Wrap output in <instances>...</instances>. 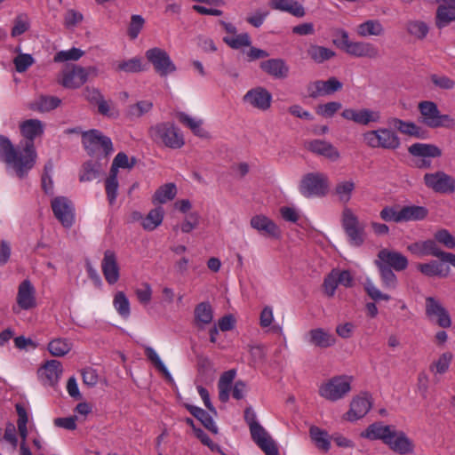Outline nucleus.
I'll return each instance as SVG.
<instances>
[{"label":"nucleus","mask_w":455,"mask_h":455,"mask_svg":"<svg viewBox=\"0 0 455 455\" xmlns=\"http://www.w3.org/2000/svg\"><path fill=\"white\" fill-rule=\"evenodd\" d=\"M37 154L31 142L26 147L14 148L4 136L0 135V160L12 168L19 178H23L31 170L36 161Z\"/></svg>","instance_id":"f257e3e1"},{"label":"nucleus","mask_w":455,"mask_h":455,"mask_svg":"<svg viewBox=\"0 0 455 455\" xmlns=\"http://www.w3.org/2000/svg\"><path fill=\"white\" fill-rule=\"evenodd\" d=\"M148 134L155 143L172 149L180 148L185 144L183 134L170 122H162L151 126Z\"/></svg>","instance_id":"f03ea898"},{"label":"nucleus","mask_w":455,"mask_h":455,"mask_svg":"<svg viewBox=\"0 0 455 455\" xmlns=\"http://www.w3.org/2000/svg\"><path fill=\"white\" fill-rule=\"evenodd\" d=\"M352 377L347 375L335 376L319 387V395L330 402H337L351 391Z\"/></svg>","instance_id":"7ed1b4c3"},{"label":"nucleus","mask_w":455,"mask_h":455,"mask_svg":"<svg viewBox=\"0 0 455 455\" xmlns=\"http://www.w3.org/2000/svg\"><path fill=\"white\" fill-rule=\"evenodd\" d=\"M340 48L348 55L355 58L377 59L379 57V51L372 43L366 41H352L349 39L346 30H340Z\"/></svg>","instance_id":"20e7f679"},{"label":"nucleus","mask_w":455,"mask_h":455,"mask_svg":"<svg viewBox=\"0 0 455 455\" xmlns=\"http://www.w3.org/2000/svg\"><path fill=\"white\" fill-rule=\"evenodd\" d=\"M363 142L371 148L396 149L400 140L396 133L387 128H379L363 133Z\"/></svg>","instance_id":"39448f33"},{"label":"nucleus","mask_w":455,"mask_h":455,"mask_svg":"<svg viewBox=\"0 0 455 455\" xmlns=\"http://www.w3.org/2000/svg\"><path fill=\"white\" fill-rule=\"evenodd\" d=\"M341 225L353 246H361L364 242V227L354 211L345 206L341 212Z\"/></svg>","instance_id":"423d86ee"},{"label":"nucleus","mask_w":455,"mask_h":455,"mask_svg":"<svg viewBox=\"0 0 455 455\" xmlns=\"http://www.w3.org/2000/svg\"><path fill=\"white\" fill-rule=\"evenodd\" d=\"M330 190L329 178L323 172H311L303 177L299 186L300 193L306 197H323Z\"/></svg>","instance_id":"0eeeda50"},{"label":"nucleus","mask_w":455,"mask_h":455,"mask_svg":"<svg viewBox=\"0 0 455 455\" xmlns=\"http://www.w3.org/2000/svg\"><path fill=\"white\" fill-rule=\"evenodd\" d=\"M419 110L422 116V122L430 128H451L455 122L449 115H442L437 105L429 100L419 103Z\"/></svg>","instance_id":"6e6552de"},{"label":"nucleus","mask_w":455,"mask_h":455,"mask_svg":"<svg viewBox=\"0 0 455 455\" xmlns=\"http://www.w3.org/2000/svg\"><path fill=\"white\" fill-rule=\"evenodd\" d=\"M36 307V288L29 279H25L18 286L16 305L12 307V312L19 314L21 310L30 311Z\"/></svg>","instance_id":"1a4fd4ad"},{"label":"nucleus","mask_w":455,"mask_h":455,"mask_svg":"<svg viewBox=\"0 0 455 455\" xmlns=\"http://www.w3.org/2000/svg\"><path fill=\"white\" fill-rule=\"evenodd\" d=\"M146 58L161 76H166L176 71V66L164 49L154 47L146 52Z\"/></svg>","instance_id":"9d476101"},{"label":"nucleus","mask_w":455,"mask_h":455,"mask_svg":"<svg viewBox=\"0 0 455 455\" xmlns=\"http://www.w3.org/2000/svg\"><path fill=\"white\" fill-rule=\"evenodd\" d=\"M424 183L436 193L450 194L455 191V179L443 171L426 173Z\"/></svg>","instance_id":"9b49d317"},{"label":"nucleus","mask_w":455,"mask_h":455,"mask_svg":"<svg viewBox=\"0 0 455 455\" xmlns=\"http://www.w3.org/2000/svg\"><path fill=\"white\" fill-rule=\"evenodd\" d=\"M426 315L431 322H435L442 328H449L451 319L449 312L435 297H427L425 301Z\"/></svg>","instance_id":"f8f14e48"},{"label":"nucleus","mask_w":455,"mask_h":455,"mask_svg":"<svg viewBox=\"0 0 455 455\" xmlns=\"http://www.w3.org/2000/svg\"><path fill=\"white\" fill-rule=\"evenodd\" d=\"M82 139L83 145L90 155L94 154L99 149H102L106 155L113 151L111 140L97 130L84 132Z\"/></svg>","instance_id":"ddd939ff"},{"label":"nucleus","mask_w":455,"mask_h":455,"mask_svg":"<svg viewBox=\"0 0 455 455\" xmlns=\"http://www.w3.org/2000/svg\"><path fill=\"white\" fill-rule=\"evenodd\" d=\"M51 206L55 218L65 228H70L75 220L74 205L72 202L65 196L54 197L51 202Z\"/></svg>","instance_id":"4468645a"},{"label":"nucleus","mask_w":455,"mask_h":455,"mask_svg":"<svg viewBox=\"0 0 455 455\" xmlns=\"http://www.w3.org/2000/svg\"><path fill=\"white\" fill-rule=\"evenodd\" d=\"M341 116L356 124L367 126L371 123H379L381 119L380 112L371 108H347L341 112Z\"/></svg>","instance_id":"2eb2a0df"},{"label":"nucleus","mask_w":455,"mask_h":455,"mask_svg":"<svg viewBox=\"0 0 455 455\" xmlns=\"http://www.w3.org/2000/svg\"><path fill=\"white\" fill-rule=\"evenodd\" d=\"M243 101L252 108L267 111L271 107L272 94L266 88L257 86L247 91Z\"/></svg>","instance_id":"dca6fc26"},{"label":"nucleus","mask_w":455,"mask_h":455,"mask_svg":"<svg viewBox=\"0 0 455 455\" xmlns=\"http://www.w3.org/2000/svg\"><path fill=\"white\" fill-rule=\"evenodd\" d=\"M88 75V70L83 67L66 68L60 75L58 82L65 88L76 89L86 83Z\"/></svg>","instance_id":"f3484780"},{"label":"nucleus","mask_w":455,"mask_h":455,"mask_svg":"<svg viewBox=\"0 0 455 455\" xmlns=\"http://www.w3.org/2000/svg\"><path fill=\"white\" fill-rule=\"evenodd\" d=\"M408 259L402 253L382 249L378 253V259L375 260L376 266H384L393 268L395 271H403L408 267Z\"/></svg>","instance_id":"a211bd4d"},{"label":"nucleus","mask_w":455,"mask_h":455,"mask_svg":"<svg viewBox=\"0 0 455 455\" xmlns=\"http://www.w3.org/2000/svg\"><path fill=\"white\" fill-rule=\"evenodd\" d=\"M342 83L336 77L331 76L328 80H316L307 84V91L311 98H318L333 94L342 89Z\"/></svg>","instance_id":"6ab92c4d"},{"label":"nucleus","mask_w":455,"mask_h":455,"mask_svg":"<svg viewBox=\"0 0 455 455\" xmlns=\"http://www.w3.org/2000/svg\"><path fill=\"white\" fill-rule=\"evenodd\" d=\"M20 131L26 139L25 141L20 143V147H26L28 142H31L33 148H36L34 140L44 134V124L38 119H28L20 124Z\"/></svg>","instance_id":"aec40b11"},{"label":"nucleus","mask_w":455,"mask_h":455,"mask_svg":"<svg viewBox=\"0 0 455 455\" xmlns=\"http://www.w3.org/2000/svg\"><path fill=\"white\" fill-rule=\"evenodd\" d=\"M252 440L266 453V455H278V449L267 434V432L259 424L250 428Z\"/></svg>","instance_id":"412c9836"},{"label":"nucleus","mask_w":455,"mask_h":455,"mask_svg":"<svg viewBox=\"0 0 455 455\" xmlns=\"http://www.w3.org/2000/svg\"><path fill=\"white\" fill-rule=\"evenodd\" d=\"M371 403L367 395H358L352 399L349 410L345 413L344 419L355 421L363 418L371 410Z\"/></svg>","instance_id":"4be33fe9"},{"label":"nucleus","mask_w":455,"mask_h":455,"mask_svg":"<svg viewBox=\"0 0 455 455\" xmlns=\"http://www.w3.org/2000/svg\"><path fill=\"white\" fill-rule=\"evenodd\" d=\"M386 444L395 452L404 455L411 453L414 449L412 442L407 437L404 432L393 429Z\"/></svg>","instance_id":"5701e85b"},{"label":"nucleus","mask_w":455,"mask_h":455,"mask_svg":"<svg viewBox=\"0 0 455 455\" xmlns=\"http://www.w3.org/2000/svg\"><path fill=\"white\" fill-rule=\"evenodd\" d=\"M307 148L314 154L322 156L332 162L339 159L340 154L331 143L322 140H312L306 144Z\"/></svg>","instance_id":"b1692460"},{"label":"nucleus","mask_w":455,"mask_h":455,"mask_svg":"<svg viewBox=\"0 0 455 455\" xmlns=\"http://www.w3.org/2000/svg\"><path fill=\"white\" fill-rule=\"evenodd\" d=\"M101 269L106 281L109 284H115L119 280V267L116 253L113 251L108 250L105 251L101 261Z\"/></svg>","instance_id":"393cba45"},{"label":"nucleus","mask_w":455,"mask_h":455,"mask_svg":"<svg viewBox=\"0 0 455 455\" xmlns=\"http://www.w3.org/2000/svg\"><path fill=\"white\" fill-rule=\"evenodd\" d=\"M62 373L61 363L57 360H51L38 370V377L45 386L56 384Z\"/></svg>","instance_id":"a878e982"},{"label":"nucleus","mask_w":455,"mask_h":455,"mask_svg":"<svg viewBox=\"0 0 455 455\" xmlns=\"http://www.w3.org/2000/svg\"><path fill=\"white\" fill-rule=\"evenodd\" d=\"M260 68L268 76L276 79H284L289 76L290 68L283 59H269L260 62Z\"/></svg>","instance_id":"bb28decb"},{"label":"nucleus","mask_w":455,"mask_h":455,"mask_svg":"<svg viewBox=\"0 0 455 455\" xmlns=\"http://www.w3.org/2000/svg\"><path fill=\"white\" fill-rule=\"evenodd\" d=\"M355 188L356 184L353 179H342L335 184L332 195L339 203L347 204L352 199Z\"/></svg>","instance_id":"cd10ccee"},{"label":"nucleus","mask_w":455,"mask_h":455,"mask_svg":"<svg viewBox=\"0 0 455 455\" xmlns=\"http://www.w3.org/2000/svg\"><path fill=\"white\" fill-rule=\"evenodd\" d=\"M251 227L263 235L279 237L280 231L275 223L265 215H255L251 219Z\"/></svg>","instance_id":"c85d7f7f"},{"label":"nucleus","mask_w":455,"mask_h":455,"mask_svg":"<svg viewBox=\"0 0 455 455\" xmlns=\"http://www.w3.org/2000/svg\"><path fill=\"white\" fill-rule=\"evenodd\" d=\"M308 341L315 347L327 348L336 344V338L323 328H315L308 331Z\"/></svg>","instance_id":"c756f323"},{"label":"nucleus","mask_w":455,"mask_h":455,"mask_svg":"<svg viewBox=\"0 0 455 455\" xmlns=\"http://www.w3.org/2000/svg\"><path fill=\"white\" fill-rule=\"evenodd\" d=\"M407 250L417 256L431 255L436 258H439L442 252L437 243L431 239L412 243L407 246Z\"/></svg>","instance_id":"7c9ffc66"},{"label":"nucleus","mask_w":455,"mask_h":455,"mask_svg":"<svg viewBox=\"0 0 455 455\" xmlns=\"http://www.w3.org/2000/svg\"><path fill=\"white\" fill-rule=\"evenodd\" d=\"M355 33L360 37H378L384 36L385 28L379 20L371 19L358 24L355 28Z\"/></svg>","instance_id":"2f4dec72"},{"label":"nucleus","mask_w":455,"mask_h":455,"mask_svg":"<svg viewBox=\"0 0 455 455\" xmlns=\"http://www.w3.org/2000/svg\"><path fill=\"white\" fill-rule=\"evenodd\" d=\"M269 6L274 10L288 12L298 18L306 14L304 7L294 0H270Z\"/></svg>","instance_id":"473e14b6"},{"label":"nucleus","mask_w":455,"mask_h":455,"mask_svg":"<svg viewBox=\"0 0 455 455\" xmlns=\"http://www.w3.org/2000/svg\"><path fill=\"white\" fill-rule=\"evenodd\" d=\"M195 325L198 329H204L213 320V310L209 302H201L194 310Z\"/></svg>","instance_id":"72a5a7b5"},{"label":"nucleus","mask_w":455,"mask_h":455,"mask_svg":"<svg viewBox=\"0 0 455 455\" xmlns=\"http://www.w3.org/2000/svg\"><path fill=\"white\" fill-rule=\"evenodd\" d=\"M394 427L391 426H385L382 423H373L362 433V436L370 440H382L384 443H386Z\"/></svg>","instance_id":"f704fd0d"},{"label":"nucleus","mask_w":455,"mask_h":455,"mask_svg":"<svg viewBox=\"0 0 455 455\" xmlns=\"http://www.w3.org/2000/svg\"><path fill=\"white\" fill-rule=\"evenodd\" d=\"M402 222L421 221L428 215V210L419 205H405L401 208Z\"/></svg>","instance_id":"c9c22d12"},{"label":"nucleus","mask_w":455,"mask_h":455,"mask_svg":"<svg viewBox=\"0 0 455 455\" xmlns=\"http://www.w3.org/2000/svg\"><path fill=\"white\" fill-rule=\"evenodd\" d=\"M417 268L425 275L432 277V276H447L450 271L449 267H445L436 261L431 260L427 263H419L417 266Z\"/></svg>","instance_id":"e433bc0d"},{"label":"nucleus","mask_w":455,"mask_h":455,"mask_svg":"<svg viewBox=\"0 0 455 455\" xmlns=\"http://www.w3.org/2000/svg\"><path fill=\"white\" fill-rule=\"evenodd\" d=\"M409 152L414 156L421 157H439L442 156V150L435 145L415 143L410 146Z\"/></svg>","instance_id":"4c0bfd02"},{"label":"nucleus","mask_w":455,"mask_h":455,"mask_svg":"<svg viewBox=\"0 0 455 455\" xmlns=\"http://www.w3.org/2000/svg\"><path fill=\"white\" fill-rule=\"evenodd\" d=\"M60 104V100L53 96H40L31 103H29V108L38 112H48L56 108Z\"/></svg>","instance_id":"58836bf2"},{"label":"nucleus","mask_w":455,"mask_h":455,"mask_svg":"<svg viewBox=\"0 0 455 455\" xmlns=\"http://www.w3.org/2000/svg\"><path fill=\"white\" fill-rule=\"evenodd\" d=\"M235 371L229 370L225 371L220 378L218 382L219 397L223 403H226L229 399V392L231 390V384L235 377Z\"/></svg>","instance_id":"ea45409f"},{"label":"nucleus","mask_w":455,"mask_h":455,"mask_svg":"<svg viewBox=\"0 0 455 455\" xmlns=\"http://www.w3.org/2000/svg\"><path fill=\"white\" fill-rule=\"evenodd\" d=\"M164 211L162 207H156L148 212L143 219L142 228L146 231H153L163 222Z\"/></svg>","instance_id":"a19ab883"},{"label":"nucleus","mask_w":455,"mask_h":455,"mask_svg":"<svg viewBox=\"0 0 455 455\" xmlns=\"http://www.w3.org/2000/svg\"><path fill=\"white\" fill-rule=\"evenodd\" d=\"M407 33L417 40H424L429 33V26L420 20H411L406 24Z\"/></svg>","instance_id":"79ce46f5"},{"label":"nucleus","mask_w":455,"mask_h":455,"mask_svg":"<svg viewBox=\"0 0 455 455\" xmlns=\"http://www.w3.org/2000/svg\"><path fill=\"white\" fill-rule=\"evenodd\" d=\"M307 55L315 63H323L335 56V52L330 48L311 44L307 49Z\"/></svg>","instance_id":"37998d69"},{"label":"nucleus","mask_w":455,"mask_h":455,"mask_svg":"<svg viewBox=\"0 0 455 455\" xmlns=\"http://www.w3.org/2000/svg\"><path fill=\"white\" fill-rule=\"evenodd\" d=\"M309 434L312 441L319 450L324 452L329 451L331 442L330 436L326 431L322 430L318 427L313 426L309 429Z\"/></svg>","instance_id":"c03bdc74"},{"label":"nucleus","mask_w":455,"mask_h":455,"mask_svg":"<svg viewBox=\"0 0 455 455\" xmlns=\"http://www.w3.org/2000/svg\"><path fill=\"white\" fill-rule=\"evenodd\" d=\"M388 124L403 134L420 137L421 129L412 122H405L394 117L389 119Z\"/></svg>","instance_id":"a18cd8bd"},{"label":"nucleus","mask_w":455,"mask_h":455,"mask_svg":"<svg viewBox=\"0 0 455 455\" xmlns=\"http://www.w3.org/2000/svg\"><path fill=\"white\" fill-rule=\"evenodd\" d=\"M177 194V188L174 183H166L161 186L153 196V203L165 204L172 200Z\"/></svg>","instance_id":"49530a36"},{"label":"nucleus","mask_w":455,"mask_h":455,"mask_svg":"<svg viewBox=\"0 0 455 455\" xmlns=\"http://www.w3.org/2000/svg\"><path fill=\"white\" fill-rule=\"evenodd\" d=\"M455 20V6L440 5L436 11L435 25L442 28Z\"/></svg>","instance_id":"de8ad7c7"},{"label":"nucleus","mask_w":455,"mask_h":455,"mask_svg":"<svg viewBox=\"0 0 455 455\" xmlns=\"http://www.w3.org/2000/svg\"><path fill=\"white\" fill-rule=\"evenodd\" d=\"M274 322V312L273 308L269 306H266L263 307L259 315V325L261 328L265 329L270 327V331L276 334L283 333V328L279 324L272 325Z\"/></svg>","instance_id":"09e8293b"},{"label":"nucleus","mask_w":455,"mask_h":455,"mask_svg":"<svg viewBox=\"0 0 455 455\" xmlns=\"http://www.w3.org/2000/svg\"><path fill=\"white\" fill-rule=\"evenodd\" d=\"M72 348V344L67 339H54L48 344V350L52 355L60 357L66 355Z\"/></svg>","instance_id":"8fccbe9b"},{"label":"nucleus","mask_w":455,"mask_h":455,"mask_svg":"<svg viewBox=\"0 0 455 455\" xmlns=\"http://www.w3.org/2000/svg\"><path fill=\"white\" fill-rule=\"evenodd\" d=\"M178 120L187 127H188L195 135L199 137H206L207 132L202 128V121L196 120L185 113H178Z\"/></svg>","instance_id":"3c124183"},{"label":"nucleus","mask_w":455,"mask_h":455,"mask_svg":"<svg viewBox=\"0 0 455 455\" xmlns=\"http://www.w3.org/2000/svg\"><path fill=\"white\" fill-rule=\"evenodd\" d=\"M189 411L194 417L199 419L207 429H209L213 434L218 433V427L212 416L208 412L196 406H190Z\"/></svg>","instance_id":"603ef678"},{"label":"nucleus","mask_w":455,"mask_h":455,"mask_svg":"<svg viewBox=\"0 0 455 455\" xmlns=\"http://www.w3.org/2000/svg\"><path fill=\"white\" fill-rule=\"evenodd\" d=\"M145 355L148 359L154 364L156 369L160 371L167 379L172 380V375L163 361L161 360L159 355L156 351L151 347H145Z\"/></svg>","instance_id":"864d4df0"},{"label":"nucleus","mask_w":455,"mask_h":455,"mask_svg":"<svg viewBox=\"0 0 455 455\" xmlns=\"http://www.w3.org/2000/svg\"><path fill=\"white\" fill-rule=\"evenodd\" d=\"M113 305L121 316L124 318H128L130 316V302L124 292L118 291L116 293Z\"/></svg>","instance_id":"5fc2aeb1"},{"label":"nucleus","mask_w":455,"mask_h":455,"mask_svg":"<svg viewBox=\"0 0 455 455\" xmlns=\"http://www.w3.org/2000/svg\"><path fill=\"white\" fill-rule=\"evenodd\" d=\"M379 269L380 280L383 287L388 290H394L397 286V277L394 271L384 266H376Z\"/></svg>","instance_id":"6e6d98bb"},{"label":"nucleus","mask_w":455,"mask_h":455,"mask_svg":"<svg viewBox=\"0 0 455 455\" xmlns=\"http://www.w3.org/2000/svg\"><path fill=\"white\" fill-rule=\"evenodd\" d=\"M451 352L443 353L436 361L430 365V371L435 374H443L446 372L452 360Z\"/></svg>","instance_id":"4d7b16f0"},{"label":"nucleus","mask_w":455,"mask_h":455,"mask_svg":"<svg viewBox=\"0 0 455 455\" xmlns=\"http://www.w3.org/2000/svg\"><path fill=\"white\" fill-rule=\"evenodd\" d=\"M223 41L233 49H239L251 44V38L247 33L227 35Z\"/></svg>","instance_id":"13d9d810"},{"label":"nucleus","mask_w":455,"mask_h":455,"mask_svg":"<svg viewBox=\"0 0 455 455\" xmlns=\"http://www.w3.org/2000/svg\"><path fill=\"white\" fill-rule=\"evenodd\" d=\"M105 189L108 201L110 205H113L117 197L118 190V180L116 173L109 172V175L105 181Z\"/></svg>","instance_id":"bf43d9fd"},{"label":"nucleus","mask_w":455,"mask_h":455,"mask_svg":"<svg viewBox=\"0 0 455 455\" xmlns=\"http://www.w3.org/2000/svg\"><path fill=\"white\" fill-rule=\"evenodd\" d=\"M116 69L125 73H137L143 70V65L141 59L136 57L118 62Z\"/></svg>","instance_id":"052dcab7"},{"label":"nucleus","mask_w":455,"mask_h":455,"mask_svg":"<svg viewBox=\"0 0 455 455\" xmlns=\"http://www.w3.org/2000/svg\"><path fill=\"white\" fill-rule=\"evenodd\" d=\"M145 25V19L139 14L131 16V20L127 28L128 36L134 40L136 39Z\"/></svg>","instance_id":"680f3d73"},{"label":"nucleus","mask_w":455,"mask_h":455,"mask_svg":"<svg viewBox=\"0 0 455 455\" xmlns=\"http://www.w3.org/2000/svg\"><path fill=\"white\" fill-rule=\"evenodd\" d=\"M434 241L436 243L443 244L447 249L455 248V236L445 228H441L435 232Z\"/></svg>","instance_id":"e2e57ef3"},{"label":"nucleus","mask_w":455,"mask_h":455,"mask_svg":"<svg viewBox=\"0 0 455 455\" xmlns=\"http://www.w3.org/2000/svg\"><path fill=\"white\" fill-rule=\"evenodd\" d=\"M30 28V21L26 14L18 15L13 22L11 35L13 37L19 36L28 31Z\"/></svg>","instance_id":"0e129e2a"},{"label":"nucleus","mask_w":455,"mask_h":455,"mask_svg":"<svg viewBox=\"0 0 455 455\" xmlns=\"http://www.w3.org/2000/svg\"><path fill=\"white\" fill-rule=\"evenodd\" d=\"M153 104L148 100H141L130 106L128 115L132 118H139L152 109Z\"/></svg>","instance_id":"69168bd1"},{"label":"nucleus","mask_w":455,"mask_h":455,"mask_svg":"<svg viewBox=\"0 0 455 455\" xmlns=\"http://www.w3.org/2000/svg\"><path fill=\"white\" fill-rule=\"evenodd\" d=\"M99 175V168L95 164L87 162L84 164L82 171L79 176L81 182L92 181L95 180Z\"/></svg>","instance_id":"338daca9"},{"label":"nucleus","mask_w":455,"mask_h":455,"mask_svg":"<svg viewBox=\"0 0 455 455\" xmlns=\"http://www.w3.org/2000/svg\"><path fill=\"white\" fill-rule=\"evenodd\" d=\"M136 297L140 304L147 306L152 299L153 291L148 283H143L135 290Z\"/></svg>","instance_id":"774afa93"}]
</instances>
